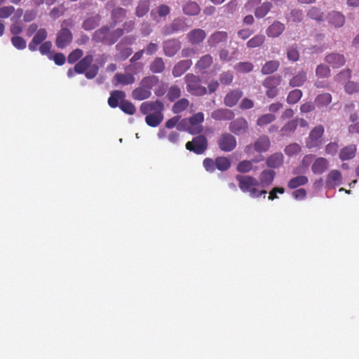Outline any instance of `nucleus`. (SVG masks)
<instances>
[{"instance_id": "nucleus-19", "label": "nucleus", "mask_w": 359, "mask_h": 359, "mask_svg": "<svg viewBox=\"0 0 359 359\" xmlns=\"http://www.w3.org/2000/svg\"><path fill=\"white\" fill-rule=\"evenodd\" d=\"M192 65V61L190 59L182 60L177 62L172 71L174 77H180L183 75Z\"/></svg>"}, {"instance_id": "nucleus-30", "label": "nucleus", "mask_w": 359, "mask_h": 359, "mask_svg": "<svg viewBox=\"0 0 359 359\" xmlns=\"http://www.w3.org/2000/svg\"><path fill=\"white\" fill-rule=\"evenodd\" d=\"M213 63V57L210 54L203 55L196 63L195 68L200 72H205V71L210 68Z\"/></svg>"}, {"instance_id": "nucleus-20", "label": "nucleus", "mask_w": 359, "mask_h": 359, "mask_svg": "<svg viewBox=\"0 0 359 359\" xmlns=\"http://www.w3.org/2000/svg\"><path fill=\"white\" fill-rule=\"evenodd\" d=\"M234 116L232 110L225 108L217 109L211 114V117L215 121H231Z\"/></svg>"}, {"instance_id": "nucleus-61", "label": "nucleus", "mask_w": 359, "mask_h": 359, "mask_svg": "<svg viewBox=\"0 0 359 359\" xmlns=\"http://www.w3.org/2000/svg\"><path fill=\"white\" fill-rule=\"evenodd\" d=\"M308 17L317 21H321L323 19V14L320 9L316 7H311L307 13Z\"/></svg>"}, {"instance_id": "nucleus-38", "label": "nucleus", "mask_w": 359, "mask_h": 359, "mask_svg": "<svg viewBox=\"0 0 359 359\" xmlns=\"http://www.w3.org/2000/svg\"><path fill=\"white\" fill-rule=\"evenodd\" d=\"M272 8V4L269 1H265L261 4L255 9V15L257 18L265 17Z\"/></svg>"}, {"instance_id": "nucleus-64", "label": "nucleus", "mask_w": 359, "mask_h": 359, "mask_svg": "<svg viewBox=\"0 0 359 359\" xmlns=\"http://www.w3.org/2000/svg\"><path fill=\"white\" fill-rule=\"evenodd\" d=\"M344 88L347 93L353 94L359 91V83L350 81L346 83Z\"/></svg>"}, {"instance_id": "nucleus-48", "label": "nucleus", "mask_w": 359, "mask_h": 359, "mask_svg": "<svg viewBox=\"0 0 359 359\" xmlns=\"http://www.w3.org/2000/svg\"><path fill=\"white\" fill-rule=\"evenodd\" d=\"M265 36L263 34H257L251 38L247 42V46L249 48H255L262 46L265 41Z\"/></svg>"}, {"instance_id": "nucleus-7", "label": "nucleus", "mask_w": 359, "mask_h": 359, "mask_svg": "<svg viewBox=\"0 0 359 359\" xmlns=\"http://www.w3.org/2000/svg\"><path fill=\"white\" fill-rule=\"evenodd\" d=\"M324 127L322 125L315 126L305 140L306 147L309 149H320L323 142Z\"/></svg>"}, {"instance_id": "nucleus-39", "label": "nucleus", "mask_w": 359, "mask_h": 359, "mask_svg": "<svg viewBox=\"0 0 359 359\" xmlns=\"http://www.w3.org/2000/svg\"><path fill=\"white\" fill-rule=\"evenodd\" d=\"M306 72L304 70H301L292 78L289 84L292 87H299L304 85L306 81Z\"/></svg>"}, {"instance_id": "nucleus-16", "label": "nucleus", "mask_w": 359, "mask_h": 359, "mask_svg": "<svg viewBox=\"0 0 359 359\" xmlns=\"http://www.w3.org/2000/svg\"><path fill=\"white\" fill-rule=\"evenodd\" d=\"M164 54L168 57H173L181 48V43L175 39H168L163 42Z\"/></svg>"}, {"instance_id": "nucleus-12", "label": "nucleus", "mask_w": 359, "mask_h": 359, "mask_svg": "<svg viewBox=\"0 0 359 359\" xmlns=\"http://www.w3.org/2000/svg\"><path fill=\"white\" fill-rule=\"evenodd\" d=\"M186 29L187 25L185 22L182 19L176 18L170 24L164 26L161 33L165 36H168L180 32H184Z\"/></svg>"}, {"instance_id": "nucleus-55", "label": "nucleus", "mask_w": 359, "mask_h": 359, "mask_svg": "<svg viewBox=\"0 0 359 359\" xmlns=\"http://www.w3.org/2000/svg\"><path fill=\"white\" fill-rule=\"evenodd\" d=\"M252 162L253 161L248 160L239 162L236 166L237 171L241 173L249 172L252 169Z\"/></svg>"}, {"instance_id": "nucleus-53", "label": "nucleus", "mask_w": 359, "mask_h": 359, "mask_svg": "<svg viewBox=\"0 0 359 359\" xmlns=\"http://www.w3.org/2000/svg\"><path fill=\"white\" fill-rule=\"evenodd\" d=\"M276 120V116L273 114H266L262 115L257 120V125L258 126H266Z\"/></svg>"}, {"instance_id": "nucleus-43", "label": "nucleus", "mask_w": 359, "mask_h": 359, "mask_svg": "<svg viewBox=\"0 0 359 359\" xmlns=\"http://www.w3.org/2000/svg\"><path fill=\"white\" fill-rule=\"evenodd\" d=\"M165 63L163 58L156 57L150 64L149 69L154 74H161L165 70Z\"/></svg>"}, {"instance_id": "nucleus-44", "label": "nucleus", "mask_w": 359, "mask_h": 359, "mask_svg": "<svg viewBox=\"0 0 359 359\" xmlns=\"http://www.w3.org/2000/svg\"><path fill=\"white\" fill-rule=\"evenodd\" d=\"M149 0H140L135 8V15L138 18L144 16L149 11Z\"/></svg>"}, {"instance_id": "nucleus-5", "label": "nucleus", "mask_w": 359, "mask_h": 359, "mask_svg": "<svg viewBox=\"0 0 359 359\" xmlns=\"http://www.w3.org/2000/svg\"><path fill=\"white\" fill-rule=\"evenodd\" d=\"M204 121V114L203 112H198L188 118H183L180 125L184 127V130L191 135L201 134L203 130L202 125Z\"/></svg>"}, {"instance_id": "nucleus-40", "label": "nucleus", "mask_w": 359, "mask_h": 359, "mask_svg": "<svg viewBox=\"0 0 359 359\" xmlns=\"http://www.w3.org/2000/svg\"><path fill=\"white\" fill-rule=\"evenodd\" d=\"M308 182L309 179L306 176L299 175L290 179L287 182V187L290 189H294L300 186L306 184Z\"/></svg>"}, {"instance_id": "nucleus-35", "label": "nucleus", "mask_w": 359, "mask_h": 359, "mask_svg": "<svg viewBox=\"0 0 359 359\" xmlns=\"http://www.w3.org/2000/svg\"><path fill=\"white\" fill-rule=\"evenodd\" d=\"M299 125V118H293L285 123L280 129V135L288 136L294 133Z\"/></svg>"}, {"instance_id": "nucleus-47", "label": "nucleus", "mask_w": 359, "mask_h": 359, "mask_svg": "<svg viewBox=\"0 0 359 359\" xmlns=\"http://www.w3.org/2000/svg\"><path fill=\"white\" fill-rule=\"evenodd\" d=\"M216 168L220 171H226L231 167L230 160L225 156H218L215 158Z\"/></svg>"}, {"instance_id": "nucleus-11", "label": "nucleus", "mask_w": 359, "mask_h": 359, "mask_svg": "<svg viewBox=\"0 0 359 359\" xmlns=\"http://www.w3.org/2000/svg\"><path fill=\"white\" fill-rule=\"evenodd\" d=\"M236 180L238 182V187L244 193H248L253 187L259 185V181L250 175H237Z\"/></svg>"}, {"instance_id": "nucleus-3", "label": "nucleus", "mask_w": 359, "mask_h": 359, "mask_svg": "<svg viewBox=\"0 0 359 359\" xmlns=\"http://www.w3.org/2000/svg\"><path fill=\"white\" fill-rule=\"evenodd\" d=\"M159 83L156 76H148L144 77L139 83V86L135 88L131 93L132 98L135 100H144L150 97L151 89Z\"/></svg>"}, {"instance_id": "nucleus-56", "label": "nucleus", "mask_w": 359, "mask_h": 359, "mask_svg": "<svg viewBox=\"0 0 359 359\" xmlns=\"http://www.w3.org/2000/svg\"><path fill=\"white\" fill-rule=\"evenodd\" d=\"M12 45L18 50H24L27 46V42L24 38L20 36H13L11 39Z\"/></svg>"}, {"instance_id": "nucleus-31", "label": "nucleus", "mask_w": 359, "mask_h": 359, "mask_svg": "<svg viewBox=\"0 0 359 359\" xmlns=\"http://www.w3.org/2000/svg\"><path fill=\"white\" fill-rule=\"evenodd\" d=\"M357 151L355 144H349L340 150L339 157L342 161H348L355 157Z\"/></svg>"}, {"instance_id": "nucleus-17", "label": "nucleus", "mask_w": 359, "mask_h": 359, "mask_svg": "<svg viewBox=\"0 0 359 359\" xmlns=\"http://www.w3.org/2000/svg\"><path fill=\"white\" fill-rule=\"evenodd\" d=\"M243 93L240 89H234L229 91L224 98V104L229 107H233L237 104L243 97Z\"/></svg>"}, {"instance_id": "nucleus-1", "label": "nucleus", "mask_w": 359, "mask_h": 359, "mask_svg": "<svg viewBox=\"0 0 359 359\" xmlns=\"http://www.w3.org/2000/svg\"><path fill=\"white\" fill-rule=\"evenodd\" d=\"M164 109L163 102L159 100L146 101L140 106L141 114L146 115V123L153 128L158 126L162 123L164 118Z\"/></svg>"}, {"instance_id": "nucleus-6", "label": "nucleus", "mask_w": 359, "mask_h": 359, "mask_svg": "<svg viewBox=\"0 0 359 359\" xmlns=\"http://www.w3.org/2000/svg\"><path fill=\"white\" fill-rule=\"evenodd\" d=\"M187 90L195 96H203L208 93L207 88L201 85V80L198 76L194 74H187L184 77Z\"/></svg>"}, {"instance_id": "nucleus-62", "label": "nucleus", "mask_w": 359, "mask_h": 359, "mask_svg": "<svg viewBox=\"0 0 359 359\" xmlns=\"http://www.w3.org/2000/svg\"><path fill=\"white\" fill-rule=\"evenodd\" d=\"M233 79V74L229 72H224L219 75V82L222 85L228 86L230 85Z\"/></svg>"}, {"instance_id": "nucleus-15", "label": "nucleus", "mask_w": 359, "mask_h": 359, "mask_svg": "<svg viewBox=\"0 0 359 359\" xmlns=\"http://www.w3.org/2000/svg\"><path fill=\"white\" fill-rule=\"evenodd\" d=\"M48 37V33L45 28H40L34 34L33 39L28 44L29 50L34 52L38 50V46L44 41Z\"/></svg>"}, {"instance_id": "nucleus-46", "label": "nucleus", "mask_w": 359, "mask_h": 359, "mask_svg": "<svg viewBox=\"0 0 359 359\" xmlns=\"http://www.w3.org/2000/svg\"><path fill=\"white\" fill-rule=\"evenodd\" d=\"M201 11L198 4L194 1L187 2L183 6V13L187 15H196Z\"/></svg>"}, {"instance_id": "nucleus-34", "label": "nucleus", "mask_w": 359, "mask_h": 359, "mask_svg": "<svg viewBox=\"0 0 359 359\" xmlns=\"http://www.w3.org/2000/svg\"><path fill=\"white\" fill-rule=\"evenodd\" d=\"M101 16L99 14L86 19L82 23V28L86 31H90L96 28L100 23Z\"/></svg>"}, {"instance_id": "nucleus-42", "label": "nucleus", "mask_w": 359, "mask_h": 359, "mask_svg": "<svg viewBox=\"0 0 359 359\" xmlns=\"http://www.w3.org/2000/svg\"><path fill=\"white\" fill-rule=\"evenodd\" d=\"M280 62L278 60H270L266 62L262 67L261 72L264 75L271 74L278 70Z\"/></svg>"}, {"instance_id": "nucleus-25", "label": "nucleus", "mask_w": 359, "mask_h": 359, "mask_svg": "<svg viewBox=\"0 0 359 359\" xmlns=\"http://www.w3.org/2000/svg\"><path fill=\"white\" fill-rule=\"evenodd\" d=\"M329 166V161L323 157L317 158L311 165V170L315 175L325 172Z\"/></svg>"}, {"instance_id": "nucleus-49", "label": "nucleus", "mask_w": 359, "mask_h": 359, "mask_svg": "<svg viewBox=\"0 0 359 359\" xmlns=\"http://www.w3.org/2000/svg\"><path fill=\"white\" fill-rule=\"evenodd\" d=\"M119 108L123 113L128 115H133L136 112L135 106L130 101L126 99L120 103Z\"/></svg>"}, {"instance_id": "nucleus-33", "label": "nucleus", "mask_w": 359, "mask_h": 359, "mask_svg": "<svg viewBox=\"0 0 359 359\" xmlns=\"http://www.w3.org/2000/svg\"><path fill=\"white\" fill-rule=\"evenodd\" d=\"M328 22L335 27H341L345 22V18L340 12L332 11L328 15Z\"/></svg>"}, {"instance_id": "nucleus-37", "label": "nucleus", "mask_w": 359, "mask_h": 359, "mask_svg": "<svg viewBox=\"0 0 359 359\" xmlns=\"http://www.w3.org/2000/svg\"><path fill=\"white\" fill-rule=\"evenodd\" d=\"M116 50L118 51L116 58L120 60H125L129 57L133 53V48L122 43H117L115 46Z\"/></svg>"}, {"instance_id": "nucleus-59", "label": "nucleus", "mask_w": 359, "mask_h": 359, "mask_svg": "<svg viewBox=\"0 0 359 359\" xmlns=\"http://www.w3.org/2000/svg\"><path fill=\"white\" fill-rule=\"evenodd\" d=\"M83 52L80 48H76L72 50L67 57V62L69 64H74L82 57Z\"/></svg>"}, {"instance_id": "nucleus-45", "label": "nucleus", "mask_w": 359, "mask_h": 359, "mask_svg": "<svg viewBox=\"0 0 359 359\" xmlns=\"http://www.w3.org/2000/svg\"><path fill=\"white\" fill-rule=\"evenodd\" d=\"M189 100L187 98H181L177 100L172 107L173 114H177L185 111L189 107Z\"/></svg>"}, {"instance_id": "nucleus-21", "label": "nucleus", "mask_w": 359, "mask_h": 359, "mask_svg": "<svg viewBox=\"0 0 359 359\" xmlns=\"http://www.w3.org/2000/svg\"><path fill=\"white\" fill-rule=\"evenodd\" d=\"M126 95L124 91L115 90L110 93L107 103L111 108L119 107L120 103L126 99Z\"/></svg>"}, {"instance_id": "nucleus-50", "label": "nucleus", "mask_w": 359, "mask_h": 359, "mask_svg": "<svg viewBox=\"0 0 359 359\" xmlns=\"http://www.w3.org/2000/svg\"><path fill=\"white\" fill-rule=\"evenodd\" d=\"M182 91L179 86L174 85L171 86L168 89L167 97L170 102H174L181 97Z\"/></svg>"}, {"instance_id": "nucleus-8", "label": "nucleus", "mask_w": 359, "mask_h": 359, "mask_svg": "<svg viewBox=\"0 0 359 359\" xmlns=\"http://www.w3.org/2000/svg\"><path fill=\"white\" fill-rule=\"evenodd\" d=\"M208 142L207 137L201 134H198L191 141L186 143L185 147L189 151L197 155L203 154L207 150Z\"/></svg>"}, {"instance_id": "nucleus-27", "label": "nucleus", "mask_w": 359, "mask_h": 359, "mask_svg": "<svg viewBox=\"0 0 359 359\" xmlns=\"http://www.w3.org/2000/svg\"><path fill=\"white\" fill-rule=\"evenodd\" d=\"M127 15V10L122 7H116L111 12V25L115 27L121 22Z\"/></svg>"}, {"instance_id": "nucleus-4", "label": "nucleus", "mask_w": 359, "mask_h": 359, "mask_svg": "<svg viewBox=\"0 0 359 359\" xmlns=\"http://www.w3.org/2000/svg\"><path fill=\"white\" fill-rule=\"evenodd\" d=\"M93 55L91 53H88L76 63L75 70L76 74H85V76L88 79H94L98 74L99 67L96 64H93Z\"/></svg>"}, {"instance_id": "nucleus-58", "label": "nucleus", "mask_w": 359, "mask_h": 359, "mask_svg": "<svg viewBox=\"0 0 359 359\" xmlns=\"http://www.w3.org/2000/svg\"><path fill=\"white\" fill-rule=\"evenodd\" d=\"M15 12V8L13 6H0V19H7L11 17Z\"/></svg>"}, {"instance_id": "nucleus-54", "label": "nucleus", "mask_w": 359, "mask_h": 359, "mask_svg": "<svg viewBox=\"0 0 359 359\" xmlns=\"http://www.w3.org/2000/svg\"><path fill=\"white\" fill-rule=\"evenodd\" d=\"M253 65L250 62H241L237 63L234 68L235 69L240 73H248L252 71Z\"/></svg>"}, {"instance_id": "nucleus-57", "label": "nucleus", "mask_w": 359, "mask_h": 359, "mask_svg": "<svg viewBox=\"0 0 359 359\" xmlns=\"http://www.w3.org/2000/svg\"><path fill=\"white\" fill-rule=\"evenodd\" d=\"M302 150L301 146L297 143H292L285 147L284 151L288 156L298 154Z\"/></svg>"}, {"instance_id": "nucleus-41", "label": "nucleus", "mask_w": 359, "mask_h": 359, "mask_svg": "<svg viewBox=\"0 0 359 359\" xmlns=\"http://www.w3.org/2000/svg\"><path fill=\"white\" fill-rule=\"evenodd\" d=\"M332 95L328 93L318 95L315 98V104L318 108L328 106L332 102Z\"/></svg>"}, {"instance_id": "nucleus-10", "label": "nucleus", "mask_w": 359, "mask_h": 359, "mask_svg": "<svg viewBox=\"0 0 359 359\" xmlns=\"http://www.w3.org/2000/svg\"><path fill=\"white\" fill-rule=\"evenodd\" d=\"M219 149L224 152H230L234 150L237 145L236 137L229 133H223L217 140Z\"/></svg>"}, {"instance_id": "nucleus-13", "label": "nucleus", "mask_w": 359, "mask_h": 359, "mask_svg": "<svg viewBox=\"0 0 359 359\" xmlns=\"http://www.w3.org/2000/svg\"><path fill=\"white\" fill-rule=\"evenodd\" d=\"M72 40V32L68 28H62L57 34L55 45L58 48L63 49L69 45Z\"/></svg>"}, {"instance_id": "nucleus-14", "label": "nucleus", "mask_w": 359, "mask_h": 359, "mask_svg": "<svg viewBox=\"0 0 359 359\" xmlns=\"http://www.w3.org/2000/svg\"><path fill=\"white\" fill-rule=\"evenodd\" d=\"M248 128V121L243 117H238L229 123V130L237 135L244 134Z\"/></svg>"}, {"instance_id": "nucleus-36", "label": "nucleus", "mask_w": 359, "mask_h": 359, "mask_svg": "<svg viewBox=\"0 0 359 359\" xmlns=\"http://www.w3.org/2000/svg\"><path fill=\"white\" fill-rule=\"evenodd\" d=\"M342 180L341 173L338 170H332L327 176L326 183L331 186H339Z\"/></svg>"}, {"instance_id": "nucleus-26", "label": "nucleus", "mask_w": 359, "mask_h": 359, "mask_svg": "<svg viewBox=\"0 0 359 359\" xmlns=\"http://www.w3.org/2000/svg\"><path fill=\"white\" fill-rule=\"evenodd\" d=\"M206 37V33L202 29H194L187 34L189 41L194 45L199 44Z\"/></svg>"}, {"instance_id": "nucleus-22", "label": "nucleus", "mask_w": 359, "mask_h": 359, "mask_svg": "<svg viewBox=\"0 0 359 359\" xmlns=\"http://www.w3.org/2000/svg\"><path fill=\"white\" fill-rule=\"evenodd\" d=\"M276 172L272 170H264L259 177V185L263 188L269 187L274 180Z\"/></svg>"}, {"instance_id": "nucleus-23", "label": "nucleus", "mask_w": 359, "mask_h": 359, "mask_svg": "<svg viewBox=\"0 0 359 359\" xmlns=\"http://www.w3.org/2000/svg\"><path fill=\"white\" fill-rule=\"evenodd\" d=\"M228 39V33L224 31H217L212 33L208 39V43L215 47L221 43H226Z\"/></svg>"}, {"instance_id": "nucleus-29", "label": "nucleus", "mask_w": 359, "mask_h": 359, "mask_svg": "<svg viewBox=\"0 0 359 359\" xmlns=\"http://www.w3.org/2000/svg\"><path fill=\"white\" fill-rule=\"evenodd\" d=\"M271 147V141L268 136H260L254 144V149L256 151L262 153L267 151Z\"/></svg>"}, {"instance_id": "nucleus-24", "label": "nucleus", "mask_w": 359, "mask_h": 359, "mask_svg": "<svg viewBox=\"0 0 359 359\" xmlns=\"http://www.w3.org/2000/svg\"><path fill=\"white\" fill-rule=\"evenodd\" d=\"M135 82L134 75L130 73H116L114 78V84L117 86L121 84L122 86L131 85Z\"/></svg>"}, {"instance_id": "nucleus-28", "label": "nucleus", "mask_w": 359, "mask_h": 359, "mask_svg": "<svg viewBox=\"0 0 359 359\" xmlns=\"http://www.w3.org/2000/svg\"><path fill=\"white\" fill-rule=\"evenodd\" d=\"M284 156L280 152L270 155L266 160V164L271 168H278L283 164Z\"/></svg>"}, {"instance_id": "nucleus-2", "label": "nucleus", "mask_w": 359, "mask_h": 359, "mask_svg": "<svg viewBox=\"0 0 359 359\" xmlns=\"http://www.w3.org/2000/svg\"><path fill=\"white\" fill-rule=\"evenodd\" d=\"M121 36H123V32L121 29L111 30L107 25H104L95 31L92 39L96 43L111 46L114 44Z\"/></svg>"}, {"instance_id": "nucleus-63", "label": "nucleus", "mask_w": 359, "mask_h": 359, "mask_svg": "<svg viewBox=\"0 0 359 359\" xmlns=\"http://www.w3.org/2000/svg\"><path fill=\"white\" fill-rule=\"evenodd\" d=\"M39 47L38 48L40 53L43 55H49L50 54V50L53 46L52 42L50 41H46L43 43L39 45Z\"/></svg>"}, {"instance_id": "nucleus-32", "label": "nucleus", "mask_w": 359, "mask_h": 359, "mask_svg": "<svg viewBox=\"0 0 359 359\" xmlns=\"http://www.w3.org/2000/svg\"><path fill=\"white\" fill-rule=\"evenodd\" d=\"M285 25L279 21H275L266 29V34L269 37H278L285 30Z\"/></svg>"}, {"instance_id": "nucleus-9", "label": "nucleus", "mask_w": 359, "mask_h": 359, "mask_svg": "<svg viewBox=\"0 0 359 359\" xmlns=\"http://www.w3.org/2000/svg\"><path fill=\"white\" fill-rule=\"evenodd\" d=\"M282 81L280 75L269 76L262 81V86L266 89V95L269 98H274L278 94V86Z\"/></svg>"}, {"instance_id": "nucleus-52", "label": "nucleus", "mask_w": 359, "mask_h": 359, "mask_svg": "<svg viewBox=\"0 0 359 359\" xmlns=\"http://www.w3.org/2000/svg\"><path fill=\"white\" fill-rule=\"evenodd\" d=\"M302 97V91L299 89H294L290 91L287 97V102L290 104L297 103Z\"/></svg>"}, {"instance_id": "nucleus-51", "label": "nucleus", "mask_w": 359, "mask_h": 359, "mask_svg": "<svg viewBox=\"0 0 359 359\" xmlns=\"http://www.w3.org/2000/svg\"><path fill=\"white\" fill-rule=\"evenodd\" d=\"M316 75L318 78H328L330 76V69L325 64H320L316 67Z\"/></svg>"}, {"instance_id": "nucleus-60", "label": "nucleus", "mask_w": 359, "mask_h": 359, "mask_svg": "<svg viewBox=\"0 0 359 359\" xmlns=\"http://www.w3.org/2000/svg\"><path fill=\"white\" fill-rule=\"evenodd\" d=\"M287 57L292 62H297L299 58V53L297 50V46L293 45L288 48L287 50Z\"/></svg>"}, {"instance_id": "nucleus-18", "label": "nucleus", "mask_w": 359, "mask_h": 359, "mask_svg": "<svg viewBox=\"0 0 359 359\" xmlns=\"http://www.w3.org/2000/svg\"><path fill=\"white\" fill-rule=\"evenodd\" d=\"M325 61L333 68H339L345 64L346 59L342 54L332 53L326 55Z\"/></svg>"}]
</instances>
